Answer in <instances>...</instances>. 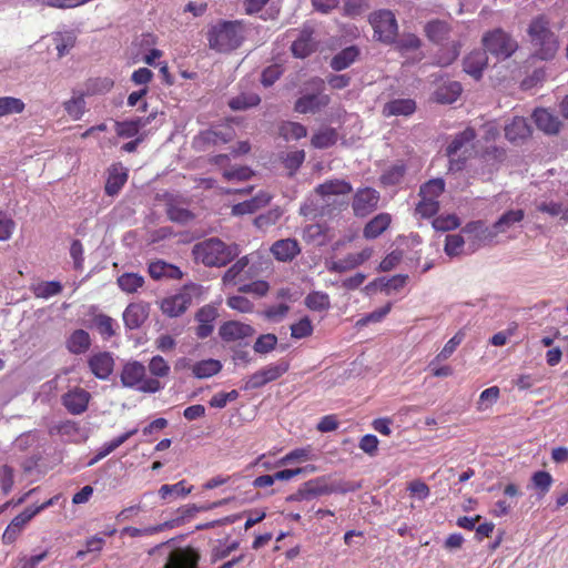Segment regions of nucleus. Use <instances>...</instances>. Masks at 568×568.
Instances as JSON below:
<instances>
[{"mask_svg":"<svg viewBox=\"0 0 568 568\" xmlns=\"http://www.w3.org/2000/svg\"><path fill=\"white\" fill-rule=\"evenodd\" d=\"M532 57L541 61L555 59L559 48V37L550 29V19L546 14L534 17L527 28Z\"/></svg>","mask_w":568,"mask_h":568,"instance_id":"1","label":"nucleus"},{"mask_svg":"<svg viewBox=\"0 0 568 568\" xmlns=\"http://www.w3.org/2000/svg\"><path fill=\"white\" fill-rule=\"evenodd\" d=\"M247 31V26L241 20H222L209 31L210 47L219 52L233 51L241 47Z\"/></svg>","mask_w":568,"mask_h":568,"instance_id":"2","label":"nucleus"},{"mask_svg":"<svg viewBox=\"0 0 568 568\" xmlns=\"http://www.w3.org/2000/svg\"><path fill=\"white\" fill-rule=\"evenodd\" d=\"M241 253L240 246L235 243L225 244L219 237H211L194 245L193 254L196 260L210 267H222L232 262Z\"/></svg>","mask_w":568,"mask_h":568,"instance_id":"3","label":"nucleus"},{"mask_svg":"<svg viewBox=\"0 0 568 568\" xmlns=\"http://www.w3.org/2000/svg\"><path fill=\"white\" fill-rule=\"evenodd\" d=\"M481 43L486 53L501 61L509 59L519 48L517 40L501 28L484 33Z\"/></svg>","mask_w":568,"mask_h":568,"instance_id":"4","label":"nucleus"},{"mask_svg":"<svg viewBox=\"0 0 568 568\" xmlns=\"http://www.w3.org/2000/svg\"><path fill=\"white\" fill-rule=\"evenodd\" d=\"M202 286L195 283L185 284L182 291L174 296L164 298L161 303V310L170 317H178L190 306L193 296L200 295Z\"/></svg>","mask_w":568,"mask_h":568,"instance_id":"5","label":"nucleus"},{"mask_svg":"<svg viewBox=\"0 0 568 568\" xmlns=\"http://www.w3.org/2000/svg\"><path fill=\"white\" fill-rule=\"evenodd\" d=\"M369 22L374 29L377 40L385 44L395 41L398 32V26L394 13L389 10H379L373 12Z\"/></svg>","mask_w":568,"mask_h":568,"instance_id":"6","label":"nucleus"},{"mask_svg":"<svg viewBox=\"0 0 568 568\" xmlns=\"http://www.w3.org/2000/svg\"><path fill=\"white\" fill-rule=\"evenodd\" d=\"M54 503V498H50L49 500L44 501L40 506H37L36 508H27L21 514L16 516L10 524L4 529L1 540L3 545H12L16 542V540L19 538L21 532L23 531L26 525L40 511L44 510L45 508L52 506Z\"/></svg>","mask_w":568,"mask_h":568,"instance_id":"7","label":"nucleus"},{"mask_svg":"<svg viewBox=\"0 0 568 568\" xmlns=\"http://www.w3.org/2000/svg\"><path fill=\"white\" fill-rule=\"evenodd\" d=\"M201 554L191 546L172 549L166 558L164 568H199Z\"/></svg>","mask_w":568,"mask_h":568,"instance_id":"8","label":"nucleus"},{"mask_svg":"<svg viewBox=\"0 0 568 568\" xmlns=\"http://www.w3.org/2000/svg\"><path fill=\"white\" fill-rule=\"evenodd\" d=\"M205 506L189 505L176 510V516L156 526L144 528V535H153L164 529H172L182 526L186 519L193 517L199 511H205Z\"/></svg>","mask_w":568,"mask_h":568,"instance_id":"9","label":"nucleus"},{"mask_svg":"<svg viewBox=\"0 0 568 568\" xmlns=\"http://www.w3.org/2000/svg\"><path fill=\"white\" fill-rule=\"evenodd\" d=\"M379 193L371 187L359 190L353 200L352 207L356 216H366L377 207Z\"/></svg>","mask_w":568,"mask_h":568,"instance_id":"10","label":"nucleus"},{"mask_svg":"<svg viewBox=\"0 0 568 568\" xmlns=\"http://www.w3.org/2000/svg\"><path fill=\"white\" fill-rule=\"evenodd\" d=\"M254 333L255 329L251 325L239 321H227L219 328L220 337L226 343L251 337Z\"/></svg>","mask_w":568,"mask_h":568,"instance_id":"11","label":"nucleus"},{"mask_svg":"<svg viewBox=\"0 0 568 568\" xmlns=\"http://www.w3.org/2000/svg\"><path fill=\"white\" fill-rule=\"evenodd\" d=\"M88 365L99 379H108L113 372L114 359L109 352H99L90 356Z\"/></svg>","mask_w":568,"mask_h":568,"instance_id":"12","label":"nucleus"},{"mask_svg":"<svg viewBox=\"0 0 568 568\" xmlns=\"http://www.w3.org/2000/svg\"><path fill=\"white\" fill-rule=\"evenodd\" d=\"M488 65V55L485 50H474L463 60V70L475 80H480Z\"/></svg>","mask_w":568,"mask_h":568,"instance_id":"13","label":"nucleus"},{"mask_svg":"<svg viewBox=\"0 0 568 568\" xmlns=\"http://www.w3.org/2000/svg\"><path fill=\"white\" fill-rule=\"evenodd\" d=\"M90 400V394L80 387H75L62 396V404L73 415L82 414Z\"/></svg>","mask_w":568,"mask_h":568,"instance_id":"14","label":"nucleus"},{"mask_svg":"<svg viewBox=\"0 0 568 568\" xmlns=\"http://www.w3.org/2000/svg\"><path fill=\"white\" fill-rule=\"evenodd\" d=\"M424 32L430 42L443 45L449 39L452 26L445 20L433 19L424 26Z\"/></svg>","mask_w":568,"mask_h":568,"instance_id":"15","label":"nucleus"},{"mask_svg":"<svg viewBox=\"0 0 568 568\" xmlns=\"http://www.w3.org/2000/svg\"><path fill=\"white\" fill-rule=\"evenodd\" d=\"M329 102L326 94L307 93L295 101L294 110L298 113H316Z\"/></svg>","mask_w":568,"mask_h":568,"instance_id":"16","label":"nucleus"},{"mask_svg":"<svg viewBox=\"0 0 568 568\" xmlns=\"http://www.w3.org/2000/svg\"><path fill=\"white\" fill-rule=\"evenodd\" d=\"M271 252L277 261L290 262L301 253V247L295 239H284L273 243Z\"/></svg>","mask_w":568,"mask_h":568,"instance_id":"17","label":"nucleus"},{"mask_svg":"<svg viewBox=\"0 0 568 568\" xmlns=\"http://www.w3.org/2000/svg\"><path fill=\"white\" fill-rule=\"evenodd\" d=\"M531 134V126L523 116H515L513 121L505 126V136L511 143H517L527 139Z\"/></svg>","mask_w":568,"mask_h":568,"instance_id":"18","label":"nucleus"},{"mask_svg":"<svg viewBox=\"0 0 568 568\" xmlns=\"http://www.w3.org/2000/svg\"><path fill=\"white\" fill-rule=\"evenodd\" d=\"M532 119L537 128L547 134H557L560 131L561 122L546 109H536Z\"/></svg>","mask_w":568,"mask_h":568,"instance_id":"19","label":"nucleus"},{"mask_svg":"<svg viewBox=\"0 0 568 568\" xmlns=\"http://www.w3.org/2000/svg\"><path fill=\"white\" fill-rule=\"evenodd\" d=\"M128 180V171L121 164H113L109 169V175L105 182V193L108 195H115L122 189Z\"/></svg>","mask_w":568,"mask_h":568,"instance_id":"20","label":"nucleus"},{"mask_svg":"<svg viewBox=\"0 0 568 568\" xmlns=\"http://www.w3.org/2000/svg\"><path fill=\"white\" fill-rule=\"evenodd\" d=\"M361 54L357 45H349L337 52L329 62V67L334 71H342L354 63Z\"/></svg>","mask_w":568,"mask_h":568,"instance_id":"21","label":"nucleus"},{"mask_svg":"<svg viewBox=\"0 0 568 568\" xmlns=\"http://www.w3.org/2000/svg\"><path fill=\"white\" fill-rule=\"evenodd\" d=\"M65 345L71 354L80 355L89 351L91 337L87 331L79 328L71 333Z\"/></svg>","mask_w":568,"mask_h":568,"instance_id":"22","label":"nucleus"},{"mask_svg":"<svg viewBox=\"0 0 568 568\" xmlns=\"http://www.w3.org/2000/svg\"><path fill=\"white\" fill-rule=\"evenodd\" d=\"M148 272L153 280H162V278H181L182 272L181 270L170 263L164 261H156L149 264Z\"/></svg>","mask_w":568,"mask_h":568,"instance_id":"23","label":"nucleus"},{"mask_svg":"<svg viewBox=\"0 0 568 568\" xmlns=\"http://www.w3.org/2000/svg\"><path fill=\"white\" fill-rule=\"evenodd\" d=\"M407 280H408V275H402V274H397L390 278L379 277V278H376L373 282L368 283L365 286V291L367 293H371V292L375 291L377 286H379L382 290L386 291L387 293L390 290L398 291L406 284Z\"/></svg>","mask_w":568,"mask_h":568,"instance_id":"24","label":"nucleus"},{"mask_svg":"<svg viewBox=\"0 0 568 568\" xmlns=\"http://www.w3.org/2000/svg\"><path fill=\"white\" fill-rule=\"evenodd\" d=\"M390 216L387 213H379L373 217L364 227L363 235L367 240L378 237L389 225Z\"/></svg>","mask_w":568,"mask_h":568,"instance_id":"25","label":"nucleus"},{"mask_svg":"<svg viewBox=\"0 0 568 568\" xmlns=\"http://www.w3.org/2000/svg\"><path fill=\"white\" fill-rule=\"evenodd\" d=\"M525 212L521 209L517 210H508L504 212L498 220L493 224V229H495V233H504L508 229H510L516 223H519L524 220Z\"/></svg>","mask_w":568,"mask_h":568,"instance_id":"26","label":"nucleus"},{"mask_svg":"<svg viewBox=\"0 0 568 568\" xmlns=\"http://www.w3.org/2000/svg\"><path fill=\"white\" fill-rule=\"evenodd\" d=\"M121 381L124 386L142 388V364L134 362L124 365Z\"/></svg>","mask_w":568,"mask_h":568,"instance_id":"27","label":"nucleus"},{"mask_svg":"<svg viewBox=\"0 0 568 568\" xmlns=\"http://www.w3.org/2000/svg\"><path fill=\"white\" fill-rule=\"evenodd\" d=\"M315 191L321 196L344 195L352 192V185L344 180H331L320 184Z\"/></svg>","mask_w":568,"mask_h":568,"instance_id":"28","label":"nucleus"},{"mask_svg":"<svg viewBox=\"0 0 568 568\" xmlns=\"http://www.w3.org/2000/svg\"><path fill=\"white\" fill-rule=\"evenodd\" d=\"M476 138V131L473 128H467L457 133L446 148V155L449 159L457 155V153L469 142Z\"/></svg>","mask_w":568,"mask_h":568,"instance_id":"29","label":"nucleus"},{"mask_svg":"<svg viewBox=\"0 0 568 568\" xmlns=\"http://www.w3.org/2000/svg\"><path fill=\"white\" fill-rule=\"evenodd\" d=\"M462 93V85L459 82H449L446 85L439 87L435 92V101L442 104H449L455 102Z\"/></svg>","mask_w":568,"mask_h":568,"instance_id":"30","label":"nucleus"},{"mask_svg":"<svg viewBox=\"0 0 568 568\" xmlns=\"http://www.w3.org/2000/svg\"><path fill=\"white\" fill-rule=\"evenodd\" d=\"M303 488L307 495V500L318 496L332 494V484H327L325 477H317L304 483Z\"/></svg>","mask_w":568,"mask_h":568,"instance_id":"31","label":"nucleus"},{"mask_svg":"<svg viewBox=\"0 0 568 568\" xmlns=\"http://www.w3.org/2000/svg\"><path fill=\"white\" fill-rule=\"evenodd\" d=\"M222 369V364L217 359L209 358L195 363L192 367V372L197 378H209L216 375Z\"/></svg>","mask_w":568,"mask_h":568,"instance_id":"32","label":"nucleus"},{"mask_svg":"<svg viewBox=\"0 0 568 568\" xmlns=\"http://www.w3.org/2000/svg\"><path fill=\"white\" fill-rule=\"evenodd\" d=\"M481 160L488 166V173H493L498 169V164H500L506 158V151L499 146H487L480 155Z\"/></svg>","mask_w":568,"mask_h":568,"instance_id":"33","label":"nucleus"},{"mask_svg":"<svg viewBox=\"0 0 568 568\" xmlns=\"http://www.w3.org/2000/svg\"><path fill=\"white\" fill-rule=\"evenodd\" d=\"M292 53L295 58H306L314 51L311 33L302 31L300 37L291 45Z\"/></svg>","mask_w":568,"mask_h":568,"instance_id":"34","label":"nucleus"},{"mask_svg":"<svg viewBox=\"0 0 568 568\" xmlns=\"http://www.w3.org/2000/svg\"><path fill=\"white\" fill-rule=\"evenodd\" d=\"M261 102V98L258 94L250 92V93H241L229 101V106L233 111H245L250 108L258 105Z\"/></svg>","mask_w":568,"mask_h":568,"instance_id":"35","label":"nucleus"},{"mask_svg":"<svg viewBox=\"0 0 568 568\" xmlns=\"http://www.w3.org/2000/svg\"><path fill=\"white\" fill-rule=\"evenodd\" d=\"M415 101L410 99H397L385 105L384 112L388 115H409L415 111Z\"/></svg>","mask_w":568,"mask_h":568,"instance_id":"36","label":"nucleus"},{"mask_svg":"<svg viewBox=\"0 0 568 568\" xmlns=\"http://www.w3.org/2000/svg\"><path fill=\"white\" fill-rule=\"evenodd\" d=\"M92 323L103 339H110L115 335V322L105 314H97L92 318Z\"/></svg>","mask_w":568,"mask_h":568,"instance_id":"37","label":"nucleus"},{"mask_svg":"<svg viewBox=\"0 0 568 568\" xmlns=\"http://www.w3.org/2000/svg\"><path fill=\"white\" fill-rule=\"evenodd\" d=\"M113 80L110 78H91L89 79L82 92L84 95H94L109 92L113 88Z\"/></svg>","mask_w":568,"mask_h":568,"instance_id":"38","label":"nucleus"},{"mask_svg":"<svg viewBox=\"0 0 568 568\" xmlns=\"http://www.w3.org/2000/svg\"><path fill=\"white\" fill-rule=\"evenodd\" d=\"M531 484L535 489H537V497L539 499L544 498L546 494L549 491L551 484L554 481L551 475L546 470H537L532 474Z\"/></svg>","mask_w":568,"mask_h":568,"instance_id":"39","label":"nucleus"},{"mask_svg":"<svg viewBox=\"0 0 568 568\" xmlns=\"http://www.w3.org/2000/svg\"><path fill=\"white\" fill-rule=\"evenodd\" d=\"M338 133L334 128H325L318 131L312 138L313 146L317 149H327L337 142Z\"/></svg>","mask_w":568,"mask_h":568,"instance_id":"40","label":"nucleus"},{"mask_svg":"<svg viewBox=\"0 0 568 568\" xmlns=\"http://www.w3.org/2000/svg\"><path fill=\"white\" fill-rule=\"evenodd\" d=\"M304 303L307 308L317 312L327 311L331 307L328 295L317 291L308 293Z\"/></svg>","mask_w":568,"mask_h":568,"instance_id":"41","label":"nucleus"},{"mask_svg":"<svg viewBox=\"0 0 568 568\" xmlns=\"http://www.w3.org/2000/svg\"><path fill=\"white\" fill-rule=\"evenodd\" d=\"M123 321L126 328H139L142 324V305L138 303L129 304L123 312Z\"/></svg>","mask_w":568,"mask_h":568,"instance_id":"42","label":"nucleus"},{"mask_svg":"<svg viewBox=\"0 0 568 568\" xmlns=\"http://www.w3.org/2000/svg\"><path fill=\"white\" fill-rule=\"evenodd\" d=\"M445 191V181L442 178H436L427 181L419 187V196L423 199H435Z\"/></svg>","mask_w":568,"mask_h":568,"instance_id":"43","label":"nucleus"},{"mask_svg":"<svg viewBox=\"0 0 568 568\" xmlns=\"http://www.w3.org/2000/svg\"><path fill=\"white\" fill-rule=\"evenodd\" d=\"M166 214L172 222L181 225H186L195 219V214L190 210L173 204L166 205Z\"/></svg>","mask_w":568,"mask_h":568,"instance_id":"44","label":"nucleus"},{"mask_svg":"<svg viewBox=\"0 0 568 568\" xmlns=\"http://www.w3.org/2000/svg\"><path fill=\"white\" fill-rule=\"evenodd\" d=\"M192 486L186 487L185 481L181 480L173 485H162L159 489V495L163 499L178 498L190 494Z\"/></svg>","mask_w":568,"mask_h":568,"instance_id":"45","label":"nucleus"},{"mask_svg":"<svg viewBox=\"0 0 568 568\" xmlns=\"http://www.w3.org/2000/svg\"><path fill=\"white\" fill-rule=\"evenodd\" d=\"M130 435H131L130 433H125V434H122V435L118 436L116 438H113L111 442L105 443L99 449V452L97 453L94 458H92L89 462V466H92L93 464H95L100 459L106 457L109 454L114 452L118 447H120L129 438Z\"/></svg>","mask_w":568,"mask_h":568,"instance_id":"46","label":"nucleus"},{"mask_svg":"<svg viewBox=\"0 0 568 568\" xmlns=\"http://www.w3.org/2000/svg\"><path fill=\"white\" fill-rule=\"evenodd\" d=\"M24 103L22 100L13 97H3L0 98V118L13 114L21 113L24 110Z\"/></svg>","mask_w":568,"mask_h":568,"instance_id":"47","label":"nucleus"},{"mask_svg":"<svg viewBox=\"0 0 568 568\" xmlns=\"http://www.w3.org/2000/svg\"><path fill=\"white\" fill-rule=\"evenodd\" d=\"M277 346V337L275 334L267 333L257 337L253 345V349L257 354H267L274 351Z\"/></svg>","mask_w":568,"mask_h":568,"instance_id":"48","label":"nucleus"},{"mask_svg":"<svg viewBox=\"0 0 568 568\" xmlns=\"http://www.w3.org/2000/svg\"><path fill=\"white\" fill-rule=\"evenodd\" d=\"M306 128L297 122H286L281 126V135L285 140H300L306 136Z\"/></svg>","mask_w":568,"mask_h":568,"instance_id":"49","label":"nucleus"},{"mask_svg":"<svg viewBox=\"0 0 568 568\" xmlns=\"http://www.w3.org/2000/svg\"><path fill=\"white\" fill-rule=\"evenodd\" d=\"M406 168L404 164H396L387 169L381 176V182L384 185H396L404 178Z\"/></svg>","mask_w":568,"mask_h":568,"instance_id":"50","label":"nucleus"},{"mask_svg":"<svg viewBox=\"0 0 568 568\" xmlns=\"http://www.w3.org/2000/svg\"><path fill=\"white\" fill-rule=\"evenodd\" d=\"M84 94L81 93L79 97H74L64 102V110L74 120L81 119L85 111Z\"/></svg>","mask_w":568,"mask_h":568,"instance_id":"51","label":"nucleus"},{"mask_svg":"<svg viewBox=\"0 0 568 568\" xmlns=\"http://www.w3.org/2000/svg\"><path fill=\"white\" fill-rule=\"evenodd\" d=\"M459 225V217L455 214L439 215L433 220V227L440 232L455 230Z\"/></svg>","mask_w":568,"mask_h":568,"instance_id":"52","label":"nucleus"},{"mask_svg":"<svg viewBox=\"0 0 568 568\" xmlns=\"http://www.w3.org/2000/svg\"><path fill=\"white\" fill-rule=\"evenodd\" d=\"M120 288L126 293H133L142 286V276L135 273H124L118 277Z\"/></svg>","mask_w":568,"mask_h":568,"instance_id":"53","label":"nucleus"},{"mask_svg":"<svg viewBox=\"0 0 568 568\" xmlns=\"http://www.w3.org/2000/svg\"><path fill=\"white\" fill-rule=\"evenodd\" d=\"M62 291V285L60 282L50 281L43 282L34 287V295L41 298H48L59 294Z\"/></svg>","mask_w":568,"mask_h":568,"instance_id":"54","label":"nucleus"},{"mask_svg":"<svg viewBox=\"0 0 568 568\" xmlns=\"http://www.w3.org/2000/svg\"><path fill=\"white\" fill-rule=\"evenodd\" d=\"M465 244V240L460 234H448L445 240L444 251L446 255L453 257L460 253V248Z\"/></svg>","mask_w":568,"mask_h":568,"instance_id":"55","label":"nucleus"},{"mask_svg":"<svg viewBox=\"0 0 568 568\" xmlns=\"http://www.w3.org/2000/svg\"><path fill=\"white\" fill-rule=\"evenodd\" d=\"M16 230V222L4 211L0 210V241H8L11 239Z\"/></svg>","mask_w":568,"mask_h":568,"instance_id":"56","label":"nucleus"},{"mask_svg":"<svg viewBox=\"0 0 568 568\" xmlns=\"http://www.w3.org/2000/svg\"><path fill=\"white\" fill-rule=\"evenodd\" d=\"M462 232L464 234L474 235L478 240L486 239L488 236H494L496 233H488V229L484 226L483 221H473L467 223Z\"/></svg>","mask_w":568,"mask_h":568,"instance_id":"57","label":"nucleus"},{"mask_svg":"<svg viewBox=\"0 0 568 568\" xmlns=\"http://www.w3.org/2000/svg\"><path fill=\"white\" fill-rule=\"evenodd\" d=\"M254 175V171L248 166H239L224 170L223 178L227 181H247Z\"/></svg>","mask_w":568,"mask_h":568,"instance_id":"58","label":"nucleus"},{"mask_svg":"<svg viewBox=\"0 0 568 568\" xmlns=\"http://www.w3.org/2000/svg\"><path fill=\"white\" fill-rule=\"evenodd\" d=\"M288 363L285 361H281L280 363L275 365H268L264 368H262V373L267 381V383L276 381L280 378L283 374H285L288 371Z\"/></svg>","mask_w":568,"mask_h":568,"instance_id":"59","label":"nucleus"},{"mask_svg":"<svg viewBox=\"0 0 568 568\" xmlns=\"http://www.w3.org/2000/svg\"><path fill=\"white\" fill-rule=\"evenodd\" d=\"M313 333L312 322L307 316L302 317L291 326V335L294 338H304Z\"/></svg>","mask_w":568,"mask_h":568,"instance_id":"60","label":"nucleus"},{"mask_svg":"<svg viewBox=\"0 0 568 568\" xmlns=\"http://www.w3.org/2000/svg\"><path fill=\"white\" fill-rule=\"evenodd\" d=\"M140 120L115 122V132L120 138H132L139 132Z\"/></svg>","mask_w":568,"mask_h":568,"instance_id":"61","label":"nucleus"},{"mask_svg":"<svg viewBox=\"0 0 568 568\" xmlns=\"http://www.w3.org/2000/svg\"><path fill=\"white\" fill-rule=\"evenodd\" d=\"M439 211V203L435 199H423L416 206V212L423 217H432Z\"/></svg>","mask_w":568,"mask_h":568,"instance_id":"62","label":"nucleus"},{"mask_svg":"<svg viewBox=\"0 0 568 568\" xmlns=\"http://www.w3.org/2000/svg\"><path fill=\"white\" fill-rule=\"evenodd\" d=\"M282 215V211L276 207L266 213L260 214L254 219V225L258 229L275 224Z\"/></svg>","mask_w":568,"mask_h":568,"instance_id":"63","label":"nucleus"},{"mask_svg":"<svg viewBox=\"0 0 568 568\" xmlns=\"http://www.w3.org/2000/svg\"><path fill=\"white\" fill-rule=\"evenodd\" d=\"M149 371L153 376L164 377L170 372V366L160 355L153 356L149 363Z\"/></svg>","mask_w":568,"mask_h":568,"instance_id":"64","label":"nucleus"}]
</instances>
